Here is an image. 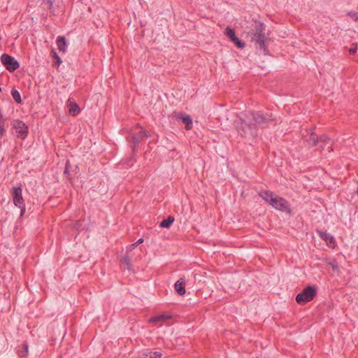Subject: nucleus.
<instances>
[{"label":"nucleus","mask_w":358,"mask_h":358,"mask_svg":"<svg viewBox=\"0 0 358 358\" xmlns=\"http://www.w3.org/2000/svg\"><path fill=\"white\" fill-rule=\"evenodd\" d=\"M318 144H320V148L322 150H324L325 148V147L327 146V150L329 152H331V151H333V148L331 146L332 145L331 140L326 136H322L320 137Z\"/></svg>","instance_id":"nucleus-12"},{"label":"nucleus","mask_w":358,"mask_h":358,"mask_svg":"<svg viewBox=\"0 0 358 358\" xmlns=\"http://www.w3.org/2000/svg\"><path fill=\"white\" fill-rule=\"evenodd\" d=\"M19 356L21 357H24L28 354V345L24 343L22 344V349L18 350Z\"/></svg>","instance_id":"nucleus-19"},{"label":"nucleus","mask_w":358,"mask_h":358,"mask_svg":"<svg viewBox=\"0 0 358 358\" xmlns=\"http://www.w3.org/2000/svg\"><path fill=\"white\" fill-rule=\"evenodd\" d=\"M173 116L176 120H181L185 124V129L189 130L192 127V119L189 115H185L182 113H175Z\"/></svg>","instance_id":"nucleus-10"},{"label":"nucleus","mask_w":358,"mask_h":358,"mask_svg":"<svg viewBox=\"0 0 358 358\" xmlns=\"http://www.w3.org/2000/svg\"><path fill=\"white\" fill-rule=\"evenodd\" d=\"M150 355H149V358H161L162 357V353L159 352H151L149 353Z\"/></svg>","instance_id":"nucleus-28"},{"label":"nucleus","mask_w":358,"mask_h":358,"mask_svg":"<svg viewBox=\"0 0 358 358\" xmlns=\"http://www.w3.org/2000/svg\"><path fill=\"white\" fill-rule=\"evenodd\" d=\"M159 317H160V320L162 322L166 321V320L169 319L170 317L166 315H159Z\"/></svg>","instance_id":"nucleus-33"},{"label":"nucleus","mask_w":358,"mask_h":358,"mask_svg":"<svg viewBox=\"0 0 358 358\" xmlns=\"http://www.w3.org/2000/svg\"><path fill=\"white\" fill-rule=\"evenodd\" d=\"M22 185H20L17 187H14L11 191L13 196V203L16 206L21 208L20 215H22L25 212V208L24 205V199L22 194Z\"/></svg>","instance_id":"nucleus-6"},{"label":"nucleus","mask_w":358,"mask_h":358,"mask_svg":"<svg viewBox=\"0 0 358 358\" xmlns=\"http://www.w3.org/2000/svg\"><path fill=\"white\" fill-rule=\"evenodd\" d=\"M235 126L238 134L243 137L257 136L255 124L248 122L241 117H238L235 121Z\"/></svg>","instance_id":"nucleus-2"},{"label":"nucleus","mask_w":358,"mask_h":358,"mask_svg":"<svg viewBox=\"0 0 358 358\" xmlns=\"http://www.w3.org/2000/svg\"><path fill=\"white\" fill-rule=\"evenodd\" d=\"M316 295V287L313 285H308L301 292L296 295V301L300 305H304L312 301Z\"/></svg>","instance_id":"nucleus-4"},{"label":"nucleus","mask_w":358,"mask_h":358,"mask_svg":"<svg viewBox=\"0 0 358 358\" xmlns=\"http://www.w3.org/2000/svg\"><path fill=\"white\" fill-rule=\"evenodd\" d=\"M357 46L356 45H355L353 47H352L349 49V53L350 55H354L357 52Z\"/></svg>","instance_id":"nucleus-31"},{"label":"nucleus","mask_w":358,"mask_h":358,"mask_svg":"<svg viewBox=\"0 0 358 358\" xmlns=\"http://www.w3.org/2000/svg\"><path fill=\"white\" fill-rule=\"evenodd\" d=\"M139 129V131L134 134L135 135H136L141 140H142L143 138H145V137H148L150 136V135L148 134V132L141 129V128H138Z\"/></svg>","instance_id":"nucleus-22"},{"label":"nucleus","mask_w":358,"mask_h":358,"mask_svg":"<svg viewBox=\"0 0 358 358\" xmlns=\"http://www.w3.org/2000/svg\"><path fill=\"white\" fill-rule=\"evenodd\" d=\"M259 196L264 200L266 201V202H268L270 205H271V203H272V201L274 200L275 199V196H274V194L273 192H271V191H264V192H262L260 194H259Z\"/></svg>","instance_id":"nucleus-16"},{"label":"nucleus","mask_w":358,"mask_h":358,"mask_svg":"<svg viewBox=\"0 0 358 358\" xmlns=\"http://www.w3.org/2000/svg\"><path fill=\"white\" fill-rule=\"evenodd\" d=\"M143 241H144V239H143V238H139V239L136 242V245H138L139 244L143 243Z\"/></svg>","instance_id":"nucleus-35"},{"label":"nucleus","mask_w":358,"mask_h":358,"mask_svg":"<svg viewBox=\"0 0 358 358\" xmlns=\"http://www.w3.org/2000/svg\"><path fill=\"white\" fill-rule=\"evenodd\" d=\"M253 124H255V127L259 126L261 127H266L270 123L274 122L275 120L273 118L271 113H263L262 111H252L251 113Z\"/></svg>","instance_id":"nucleus-3"},{"label":"nucleus","mask_w":358,"mask_h":358,"mask_svg":"<svg viewBox=\"0 0 358 358\" xmlns=\"http://www.w3.org/2000/svg\"><path fill=\"white\" fill-rule=\"evenodd\" d=\"M148 321L150 323H152L155 325H157L159 322H162L160 317H159V315L151 317Z\"/></svg>","instance_id":"nucleus-27"},{"label":"nucleus","mask_w":358,"mask_h":358,"mask_svg":"<svg viewBox=\"0 0 358 358\" xmlns=\"http://www.w3.org/2000/svg\"><path fill=\"white\" fill-rule=\"evenodd\" d=\"M123 263L126 265L127 268L130 270L131 269V262L129 257L126 255L123 257L122 259Z\"/></svg>","instance_id":"nucleus-26"},{"label":"nucleus","mask_w":358,"mask_h":358,"mask_svg":"<svg viewBox=\"0 0 358 358\" xmlns=\"http://www.w3.org/2000/svg\"><path fill=\"white\" fill-rule=\"evenodd\" d=\"M67 106L69 113L73 116H76L80 111L79 106L76 103L73 98L70 97L67 101Z\"/></svg>","instance_id":"nucleus-11"},{"label":"nucleus","mask_w":358,"mask_h":358,"mask_svg":"<svg viewBox=\"0 0 358 358\" xmlns=\"http://www.w3.org/2000/svg\"><path fill=\"white\" fill-rule=\"evenodd\" d=\"M11 95H12L13 99L17 103H20L22 102L20 94V92L17 90L12 89V90H11Z\"/></svg>","instance_id":"nucleus-18"},{"label":"nucleus","mask_w":358,"mask_h":358,"mask_svg":"<svg viewBox=\"0 0 358 358\" xmlns=\"http://www.w3.org/2000/svg\"><path fill=\"white\" fill-rule=\"evenodd\" d=\"M136 246H138V245H136V243H133V244H131V245H130V248H131V249H134V248H136Z\"/></svg>","instance_id":"nucleus-36"},{"label":"nucleus","mask_w":358,"mask_h":358,"mask_svg":"<svg viewBox=\"0 0 358 358\" xmlns=\"http://www.w3.org/2000/svg\"><path fill=\"white\" fill-rule=\"evenodd\" d=\"M176 292L180 295L183 296L185 292V280L184 278H180L174 285Z\"/></svg>","instance_id":"nucleus-14"},{"label":"nucleus","mask_w":358,"mask_h":358,"mask_svg":"<svg viewBox=\"0 0 358 358\" xmlns=\"http://www.w3.org/2000/svg\"><path fill=\"white\" fill-rule=\"evenodd\" d=\"M174 222V217L169 215L167 219L164 220L159 224V227L162 228H169Z\"/></svg>","instance_id":"nucleus-17"},{"label":"nucleus","mask_w":358,"mask_h":358,"mask_svg":"<svg viewBox=\"0 0 358 358\" xmlns=\"http://www.w3.org/2000/svg\"><path fill=\"white\" fill-rule=\"evenodd\" d=\"M224 33L229 38L230 41L236 36L234 30L229 27L225 29Z\"/></svg>","instance_id":"nucleus-21"},{"label":"nucleus","mask_w":358,"mask_h":358,"mask_svg":"<svg viewBox=\"0 0 358 358\" xmlns=\"http://www.w3.org/2000/svg\"><path fill=\"white\" fill-rule=\"evenodd\" d=\"M55 0H43V3L48 6V9L51 10Z\"/></svg>","instance_id":"nucleus-30"},{"label":"nucleus","mask_w":358,"mask_h":358,"mask_svg":"<svg viewBox=\"0 0 358 358\" xmlns=\"http://www.w3.org/2000/svg\"><path fill=\"white\" fill-rule=\"evenodd\" d=\"M1 40V37L0 36V41Z\"/></svg>","instance_id":"nucleus-38"},{"label":"nucleus","mask_w":358,"mask_h":358,"mask_svg":"<svg viewBox=\"0 0 358 358\" xmlns=\"http://www.w3.org/2000/svg\"><path fill=\"white\" fill-rule=\"evenodd\" d=\"M348 15L351 18L354 19L355 21L358 20V14L355 11L348 12Z\"/></svg>","instance_id":"nucleus-29"},{"label":"nucleus","mask_w":358,"mask_h":358,"mask_svg":"<svg viewBox=\"0 0 358 358\" xmlns=\"http://www.w3.org/2000/svg\"><path fill=\"white\" fill-rule=\"evenodd\" d=\"M306 132L307 134L303 135L305 140L308 142L311 146H317L318 145L320 137L318 138L313 131H306Z\"/></svg>","instance_id":"nucleus-13"},{"label":"nucleus","mask_w":358,"mask_h":358,"mask_svg":"<svg viewBox=\"0 0 358 358\" xmlns=\"http://www.w3.org/2000/svg\"><path fill=\"white\" fill-rule=\"evenodd\" d=\"M56 43H57L58 50L60 52L65 53L66 50V46H67L66 38L64 36H58L57 38Z\"/></svg>","instance_id":"nucleus-15"},{"label":"nucleus","mask_w":358,"mask_h":358,"mask_svg":"<svg viewBox=\"0 0 358 358\" xmlns=\"http://www.w3.org/2000/svg\"><path fill=\"white\" fill-rule=\"evenodd\" d=\"M316 232L320 237L326 242L327 245L329 248H334L336 247V243L333 236L326 231L319 229H317Z\"/></svg>","instance_id":"nucleus-9"},{"label":"nucleus","mask_w":358,"mask_h":358,"mask_svg":"<svg viewBox=\"0 0 358 358\" xmlns=\"http://www.w3.org/2000/svg\"><path fill=\"white\" fill-rule=\"evenodd\" d=\"M2 115H1V117H0V127H5V121L3 120H2Z\"/></svg>","instance_id":"nucleus-34"},{"label":"nucleus","mask_w":358,"mask_h":358,"mask_svg":"<svg viewBox=\"0 0 358 358\" xmlns=\"http://www.w3.org/2000/svg\"><path fill=\"white\" fill-rule=\"evenodd\" d=\"M131 139L133 142V150H135L138 148L141 140L134 134L131 135Z\"/></svg>","instance_id":"nucleus-20"},{"label":"nucleus","mask_w":358,"mask_h":358,"mask_svg":"<svg viewBox=\"0 0 358 358\" xmlns=\"http://www.w3.org/2000/svg\"><path fill=\"white\" fill-rule=\"evenodd\" d=\"M1 62L10 72L15 71L20 66L19 62L14 57L8 54H3L1 56Z\"/></svg>","instance_id":"nucleus-7"},{"label":"nucleus","mask_w":358,"mask_h":358,"mask_svg":"<svg viewBox=\"0 0 358 358\" xmlns=\"http://www.w3.org/2000/svg\"><path fill=\"white\" fill-rule=\"evenodd\" d=\"M13 128L15 130L17 136L25 139L28 134V127L20 120H15L12 122Z\"/></svg>","instance_id":"nucleus-8"},{"label":"nucleus","mask_w":358,"mask_h":358,"mask_svg":"<svg viewBox=\"0 0 358 358\" xmlns=\"http://www.w3.org/2000/svg\"><path fill=\"white\" fill-rule=\"evenodd\" d=\"M271 206L279 211L285 212L289 215L292 214L289 203L281 196H275L274 200L271 203Z\"/></svg>","instance_id":"nucleus-5"},{"label":"nucleus","mask_w":358,"mask_h":358,"mask_svg":"<svg viewBox=\"0 0 358 358\" xmlns=\"http://www.w3.org/2000/svg\"><path fill=\"white\" fill-rule=\"evenodd\" d=\"M51 55H52V58L55 60V62L58 66L60 65L61 63H62V59H61V58L58 56V55L54 50L51 51Z\"/></svg>","instance_id":"nucleus-24"},{"label":"nucleus","mask_w":358,"mask_h":358,"mask_svg":"<svg viewBox=\"0 0 358 358\" xmlns=\"http://www.w3.org/2000/svg\"><path fill=\"white\" fill-rule=\"evenodd\" d=\"M1 92V88L0 87V92Z\"/></svg>","instance_id":"nucleus-37"},{"label":"nucleus","mask_w":358,"mask_h":358,"mask_svg":"<svg viewBox=\"0 0 358 358\" xmlns=\"http://www.w3.org/2000/svg\"><path fill=\"white\" fill-rule=\"evenodd\" d=\"M231 41L233 42L239 48H243L245 46V43L236 36Z\"/></svg>","instance_id":"nucleus-23"},{"label":"nucleus","mask_w":358,"mask_h":358,"mask_svg":"<svg viewBox=\"0 0 358 358\" xmlns=\"http://www.w3.org/2000/svg\"><path fill=\"white\" fill-rule=\"evenodd\" d=\"M264 23L256 22L254 29L252 30L251 41L255 43L257 48L262 50L264 55H268V50L266 45V37L264 33Z\"/></svg>","instance_id":"nucleus-1"},{"label":"nucleus","mask_w":358,"mask_h":358,"mask_svg":"<svg viewBox=\"0 0 358 358\" xmlns=\"http://www.w3.org/2000/svg\"><path fill=\"white\" fill-rule=\"evenodd\" d=\"M70 164L69 162H66V167H65V170H64V173L66 174V175H69V167H70Z\"/></svg>","instance_id":"nucleus-32"},{"label":"nucleus","mask_w":358,"mask_h":358,"mask_svg":"<svg viewBox=\"0 0 358 358\" xmlns=\"http://www.w3.org/2000/svg\"><path fill=\"white\" fill-rule=\"evenodd\" d=\"M328 265L330 266L334 271H338V265L337 261L334 259L328 263Z\"/></svg>","instance_id":"nucleus-25"}]
</instances>
